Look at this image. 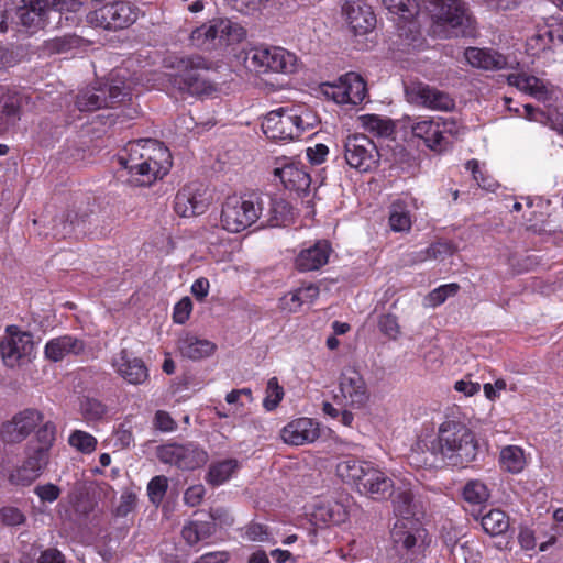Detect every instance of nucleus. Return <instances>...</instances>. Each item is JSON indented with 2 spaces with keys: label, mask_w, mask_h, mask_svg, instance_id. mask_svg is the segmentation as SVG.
<instances>
[{
  "label": "nucleus",
  "mask_w": 563,
  "mask_h": 563,
  "mask_svg": "<svg viewBox=\"0 0 563 563\" xmlns=\"http://www.w3.org/2000/svg\"><path fill=\"white\" fill-rule=\"evenodd\" d=\"M459 288L460 287L457 284L442 285L437 289L432 290L429 294L428 299L432 306H439L443 303L448 297L454 296L457 292Z\"/></svg>",
  "instance_id": "55"
},
{
  "label": "nucleus",
  "mask_w": 563,
  "mask_h": 563,
  "mask_svg": "<svg viewBox=\"0 0 563 563\" xmlns=\"http://www.w3.org/2000/svg\"><path fill=\"white\" fill-rule=\"evenodd\" d=\"M209 200L201 185L190 184L181 188L174 201V210L180 217H194L206 212Z\"/></svg>",
  "instance_id": "18"
},
{
  "label": "nucleus",
  "mask_w": 563,
  "mask_h": 563,
  "mask_svg": "<svg viewBox=\"0 0 563 563\" xmlns=\"http://www.w3.org/2000/svg\"><path fill=\"white\" fill-rule=\"evenodd\" d=\"M462 494L464 500L472 505L486 503L490 495L487 486L478 479L468 481L463 487Z\"/></svg>",
  "instance_id": "42"
},
{
  "label": "nucleus",
  "mask_w": 563,
  "mask_h": 563,
  "mask_svg": "<svg viewBox=\"0 0 563 563\" xmlns=\"http://www.w3.org/2000/svg\"><path fill=\"white\" fill-rule=\"evenodd\" d=\"M476 454L477 445L472 431L462 423L445 421L437 437L417 443L410 459L417 465L428 467H435L440 463L457 466L473 461Z\"/></svg>",
  "instance_id": "1"
},
{
  "label": "nucleus",
  "mask_w": 563,
  "mask_h": 563,
  "mask_svg": "<svg viewBox=\"0 0 563 563\" xmlns=\"http://www.w3.org/2000/svg\"><path fill=\"white\" fill-rule=\"evenodd\" d=\"M408 102L434 111H451L455 107L454 99L444 91L423 82H411L405 87Z\"/></svg>",
  "instance_id": "14"
},
{
  "label": "nucleus",
  "mask_w": 563,
  "mask_h": 563,
  "mask_svg": "<svg viewBox=\"0 0 563 563\" xmlns=\"http://www.w3.org/2000/svg\"><path fill=\"white\" fill-rule=\"evenodd\" d=\"M499 462L503 470L512 474L520 473L526 465L523 451L516 445L504 448L500 451Z\"/></svg>",
  "instance_id": "35"
},
{
  "label": "nucleus",
  "mask_w": 563,
  "mask_h": 563,
  "mask_svg": "<svg viewBox=\"0 0 563 563\" xmlns=\"http://www.w3.org/2000/svg\"><path fill=\"white\" fill-rule=\"evenodd\" d=\"M119 163L129 173V181L135 186H150L163 178L172 167L169 150L153 139L129 142L119 155Z\"/></svg>",
  "instance_id": "3"
},
{
  "label": "nucleus",
  "mask_w": 563,
  "mask_h": 563,
  "mask_svg": "<svg viewBox=\"0 0 563 563\" xmlns=\"http://www.w3.org/2000/svg\"><path fill=\"white\" fill-rule=\"evenodd\" d=\"M317 118L301 106L282 107L268 112L262 121L264 134L272 140H295L314 126Z\"/></svg>",
  "instance_id": "4"
},
{
  "label": "nucleus",
  "mask_w": 563,
  "mask_h": 563,
  "mask_svg": "<svg viewBox=\"0 0 563 563\" xmlns=\"http://www.w3.org/2000/svg\"><path fill=\"white\" fill-rule=\"evenodd\" d=\"M82 38L75 34H66L55 37L46 43V48L54 54L67 53L80 47Z\"/></svg>",
  "instance_id": "45"
},
{
  "label": "nucleus",
  "mask_w": 563,
  "mask_h": 563,
  "mask_svg": "<svg viewBox=\"0 0 563 563\" xmlns=\"http://www.w3.org/2000/svg\"><path fill=\"white\" fill-rule=\"evenodd\" d=\"M34 493L43 503H54L60 496V488L52 483H47L44 485H37L34 488Z\"/></svg>",
  "instance_id": "58"
},
{
  "label": "nucleus",
  "mask_w": 563,
  "mask_h": 563,
  "mask_svg": "<svg viewBox=\"0 0 563 563\" xmlns=\"http://www.w3.org/2000/svg\"><path fill=\"white\" fill-rule=\"evenodd\" d=\"M216 532V525L211 521H191L184 526L181 536L187 544L195 545Z\"/></svg>",
  "instance_id": "33"
},
{
  "label": "nucleus",
  "mask_w": 563,
  "mask_h": 563,
  "mask_svg": "<svg viewBox=\"0 0 563 563\" xmlns=\"http://www.w3.org/2000/svg\"><path fill=\"white\" fill-rule=\"evenodd\" d=\"M264 211V201L260 195L229 197L221 211V223L229 232L238 233L256 222Z\"/></svg>",
  "instance_id": "8"
},
{
  "label": "nucleus",
  "mask_w": 563,
  "mask_h": 563,
  "mask_svg": "<svg viewBox=\"0 0 563 563\" xmlns=\"http://www.w3.org/2000/svg\"><path fill=\"white\" fill-rule=\"evenodd\" d=\"M340 395L335 399H342L344 406L360 408L368 400V390L361 373L354 366H345L339 378Z\"/></svg>",
  "instance_id": "15"
},
{
  "label": "nucleus",
  "mask_w": 563,
  "mask_h": 563,
  "mask_svg": "<svg viewBox=\"0 0 563 563\" xmlns=\"http://www.w3.org/2000/svg\"><path fill=\"white\" fill-rule=\"evenodd\" d=\"M249 63L260 74H292L297 68L296 55L282 47L255 48L251 52Z\"/></svg>",
  "instance_id": "11"
},
{
  "label": "nucleus",
  "mask_w": 563,
  "mask_h": 563,
  "mask_svg": "<svg viewBox=\"0 0 563 563\" xmlns=\"http://www.w3.org/2000/svg\"><path fill=\"white\" fill-rule=\"evenodd\" d=\"M80 408L87 420H99L107 412V407L100 400L90 397L81 400Z\"/></svg>",
  "instance_id": "49"
},
{
  "label": "nucleus",
  "mask_w": 563,
  "mask_h": 563,
  "mask_svg": "<svg viewBox=\"0 0 563 563\" xmlns=\"http://www.w3.org/2000/svg\"><path fill=\"white\" fill-rule=\"evenodd\" d=\"M43 420L36 409L27 408L16 413L11 421L3 424L2 439L9 443L23 441Z\"/></svg>",
  "instance_id": "19"
},
{
  "label": "nucleus",
  "mask_w": 563,
  "mask_h": 563,
  "mask_svg": "<svg viewBox=\"0 0 563 563\" xmlns=\"http://www.w3.org/2000/svg\"><path fill=\"white\" fill-rule=\"evenodd\" d=\"M172 68L175 74L170 77V84L183 93L203 97L217 90L216 84L206 76L211 64L200 55L177 58Z\"/></svg>",
  "instance_id": "5"
},
{
  "label": "nucleus",
  "mask_w": 563,
  "mask_h": 563,
  "mask_svg": "<svg viewBox=\"0 0 563 563\" xmlns=\"http://www.w3.org/2000/svg\"><path fill=\"white\" fill-rule=\"evenodd\" d=\"M554 43V31L539 30L534 35L527 41V52L537 56L542 52L549 51Z\"/></svg>",
  "instance_id": "41"
},
{
  "label": "nucleus",
  "mask_w": 563,
  "mask_h": 563,
  "mask_svg": "<svg viewBox=\"0 0 563 563\" xmlns=\"http://www.w3.org/2000/svg\"><path fill=\"white\" fill-rule=\"evenodd\" d=\"M156 455L162 463L175 465L180 470H195L208 461V453L194 442H169L159 445Z\"/></svg>",
  "instance_id": "10"
},
{
  "label": "nucleus",
  "mask_w": 563,
  "mask_h": 563,
  "mask_svg": "<svg viewBox=\"0 0 563 563\" xmlns=\"http://www.w3.org/2000/svg\"><path fill=\"white\" fill-rule=\"evenodd\" d=\"M0 520L8 526H19L25 521V516L19 508L3 507L0 509Z\"/></svg>",
  "instance_id": "59"
},
{
  "label": "nucleus",
  "mask_w": 563,
  "mask_h": 563,
  "mask_svg": "<svg viewBox=\"0 0 563 563\" xmlns=\"http://www.w3.org/2000/svg\"><path fill=\"white\" fill-rule=\"evenodd\" d=\"M136 8L125 1H114L101 5L87 14V21L104 30H121L135 22Z\"/></svg>",
  "instance_id": "12"
},
{
  "label": "nucleus",
  "mask_w": 563,
  "mask_h": 563,
  "mask_svg": "<svg viewBox=\"0 0 563 563\" xmlns=\"http://www.w3.org/2000/svg\"><path fill=\"white\" fill-rule=\"evenodd\" d=\"M320 435L319 424L310 418H299L282 430L284 442L291 445H303L316 441Z\"/></svg>",
  "instance_id": "22"
},
{
  "label": "nucleus",
  "mask_w": 563,
  "mask_h": 563,
  "mask_svg": "<svg viewBox=\"0 0 563 563\" xmlns=\"http://www.w3.org/2000/svg\"><path fill=\"white\" fill-rule=\"evenodd\" d=\"M191 309L192 303L188 297H185L181 300H179L174 308V321L179 324L185 323L190 316Z\"/></svg>",
  "instance_id": "62"
},
{
  "label": "nucleus",
  "mask_w": 563,
  "mask_h": 563,
  "mask_svg": "<svg viewBox=\"0 0 563 563\" xmlns=\"http://www.w3.org/2000/svg\"><path fill=\"white\" fill-rule=\"evenodd\" d=\"M510 86L518 88L538 100H547L549 98V89L543 80L536 76L525 73L510 74L507 77Z\"/></svg>",
  "instance_id": "29"
},
{
  "label": "nucleus",
  "mask_w": 563,
  "mask_h": 563,
  "mask_svg": "<svg viewBox=\"0 0 563 563\" xmlns=\"http://www.w3.org/2000/svg\"><path fill=\"white\" fill-rule=\"evenodd\" d=\"M117 373L129 384L140 385L147 380L148 369L144 362L122 350L112 361Z\"/></svg>",
  "instance_id": "21"
},
{
  "label": "nucleus",
  "mask_w": 563,
  "mask_h": 563,
  "mask_svg": "<svg viewBox=\"0 0 563 563\" xmlns=\"http://www.w3.org/2000/svg\"><path fill=\"white\" fill-rule=\"evenodd\" d=\"M323 92L328 98H331L336 103H347L345 96L346 90L344 87V76L340 77L336 82L324 84Z\"/></svg>",
  "instance_id": "54"
},
{
  "label": "nucleus",
  "mask_w": 563,
  "mask_h": 563,
  "mask_svg": "<svg viewBox=\"0 0 563 563\" xmlns=\"http://www.w3.org/2000/svg\"><path fill=\"white\" fill-rule=\"evenodd\" d=\"M368 463L369 462L366 461H358L353 457H347L338 464L336 472L343 481L353 483L355 486H357Z\"/></svg>",
  "instance_id": "37"
},
{
  "label": "nucleus",
  "mask_w": 563,
  "mask_h": 563,
  "mask_svg": "<svg viewBox=\"0 0 563 563\" xmlns=\"http://www.w3.org/2000/svg\"><path fill=\"white\" fill-rule=\"evenodd\" d=\"M85 342L73 335H63L48 341L45 345V356L53 361L58 362L66 355H78L85 350Z\"/></svg>",
  "instance_id": "28"
},
{
  "label": "nucleus",
  "mask_w": 563,
  "mask_h": 563,
  "mask_svg": "<svg viewBox=\"0 0 563 563\" xmlns=\"http://www.w3.org/2000/svg\"><path fill=\"white\" fill-rule=\"evenodd\" d=\"M432 5L433 32L449 36H472L475 20L464 0H428Z\"/></svg>",
  "instance_id": "6"
},
{
  "label": "nucleus",
  "mask_w": 563,
  "mask_h": 563,
  "mask_svg": "<svg viewBox=\"0 0 563 563\" xmlns=\"http://www.w3.org/2000/svg\"><path fill=\"white\" fill-rule=\"evenodd\" d=\"M264 201V209L267 207V214L263 213V225L279 227L289 214L290 206L284 199L272 198L268 195H260Z\"/></svg>",
  "instance_id": "32"
},
{
  "label": "nucleus",
  "mask_w": 563,
  "mask_h": 563,
  "mask_svg": "<svg viewBox=\"0 0 563 563\" xmlns=\"http://www.w3.org/2000/svg\"><path fill=\"white\" fill-rule=\"evenodd\" d=\"M54 0H20L15 10L18 22L32 32L44 29L53 20L49 3Z\"/></svg>",
  "instance_id": "17"
},
{
  "label": "nucleus",
  "mask_w": 563,
  "mask_h": 563,
  "mask_svg": "<svg viewBox=\"0 0 563 563\" xmlns=\"http://www.w3.org/2000/svg\"><path fill=\"white\" fill-rule=\"evenodd\" d=\"M393 506L399 517L390 531L393 543L406 561L419 562L428 547L427 531L418 518L421 506L410 488L400 487L394 492Z\"/></svg>",
  "instance_id": "2"
},
{
  "label": "nucleus",
  "mask_w": 563,
  "mask_h": 563,
  "mask_svg": "<svg viewBox=\"0 0 563 563\" xmlns=\"http://www.w3.org/2000/svg\"><path fill=\"white\" fill-rule=\"evenodd\" d=\"M344 157L350 167L366 173L379 162L376 144L365 134L349 135L344 143Z\"/></svg>",
  "instance_id": "13"
},
{
  "label": "nucleus",
  "mask_w": 563,
  "mask_h": 563,
  "mask_svg": "<svg viewBox=\"0 0 563 563\" xmlns=\"http://www.w3.org/2000/svg\"><path fill=\"white\" fill-rule=\"evenodd\" d=\"M245 29L229 19L217 18L191 31L190 44L201 49L239 43L245 38Z\"/></svg>",
  "instance_id": "7"
},
{
  "label": "nucleus",
  "mask_w": 563,
  "mask_h": 563,
  "mask_svg": "<svg viewBox=\"0 0 563 563\" xmlns=\"http://www.w3.org/2000/svg\"><path fill=\"white\" fill-rule=\"evenodd\" d=\"M413 136L423 140L427 147L434 152H443L451 145V141L441 135L440 122L433 120H421L410 125Z\"/></svg>",
  "instance_id": "23"
},
{
  "label": "nucleus",
  "mask_w": 563,
  "mask_h": 563,
  "mask_svg": "<svg viewBox=\"0 0 563 563\" xmlns=\"http://www.w3.org/2000/svg\"><path fill=\"white\" fill-rule=\"evenodd\" d=\"M386 10L404 20H410L419 12L417 0H383Z\"/></svg>",
  "instance_id": "40"
},
{
  "label": "nucleus",
  "mask_w": 563,
  "mask_h": 563,
  "mask_svg": "<svg viewBox=\"0 0 563 563\" xmlns=\"http://www.w3.org/2000/svg\"><path fill=\"white\" fill-rule=\"evenodd\" d=\"M69 444L84 453H90L96 449L97 440L84 431H75L69 437Z\"/></svg>",
  "instance_id": "50"
},
{
  "label": "nucleus",
  "mask_w": 563,
  "mask_h": 563,
  "mask_svg": "<svg viewBox=\"0 0 563 563\" xmlns=\"http://www.w3.org/2000/svg\"><path fill=\"white\" fill-rule=\"evenodd\" d=\"M54 3H49L51 10L54 11L52 13L53 20H57V23L60 22L62 13L77 12L81 8V2L79 0H54Z\"/></svg>",
  "instance_id": "53"
},
{
  "label": "nucleus",
  "mask_w": 563,
  "mask_h": 563,
  "mask_svg": "<svg viewBox=\"0 0 563 563\" xmlns=\"http://www.w3.org/2000/svg\"><path fill=\"white\" fill-rule=\"evenodd\" d=\"M464 55L467 63L473 67L485 70H499L508 67L507 58L494 49L468 47Z\"/></svg>",
  "instance_id": "27"
},
{
  "label": "nucleus",
  "mask_w": 563,
  "mask_h": 563,
  "mask_svg": "<svg viewBox=\"0 0 563 563\" xmlns=\"http://www.w3.org/2000/svg\"><path fill=\"white\" fill-rule=\"evenodd\" d=\"M0 354L3 364L9 368L30 364L34 356L33 335L20 331L14 325L8 327L5 335L0 341Z\"/></svg>",
  "instance_id": "9"
},
{
  "label": "nucleus",
  "mask_w": 563,
  "mask_h": 563,
  "mask_svg": "<svg viewBox=\"0 0 563 563\" xmlns=\"http://www.w3.org/2000/svg\"><path fill=\"white\" fill-rule=\"evenodd\" d=\"M134 442V437L129 427L120 424L114 433V446L119 449L129 448Z\"/></svg>",
  "instance_id": "63"
},
{
  "label": "nucleus",
  "mask_w": 563,
  "mask_h": 563,
  "mask_svg": "<svg viewBox=\"0 0 563 563\" xmlns=\"http://www.w3.org/2000/svg\"><path fill=\"white\" fill-rule=\"evenodd\" d=\"M331 252L330 243L320 240L298 254L296 267L301 272L317 271L328 263Z\"/></svg>",
  "instance_id": "24"
},
{
  "label": "nucleus",
  "mask_w": 563,
  "mask_h": 563,
  "mask_svg": "<svg viewBox=\"0 0 563 563\" xmlns=\"http://www.w3.org/2000/svg\"><path fill=\"white\" fill-rule=\"evenodd\" d=\"M341 16L354 35H365L372 32L377 23L373 8L358 1H343Z\"/></svg>",
  "instance_id": "16"
},
{
  "label": "nucleus",
  "mask_w": 563,
  "mask_h": 563,
  "mask_svg": "<svg viewBox=\"0 0 563 563\" xmlns=\"http://www.w3.org/2000/svg\"><path fill=\"white\" fill-rule=\"evenodd\" d=\"M360 119L365 130L378 136H389L394 132V124L390 120L382 119L376 114L362 115Z\"/></svg>",
  "instance_id": "44"
},
{
  "label": "nucleus",
  "mask_w": 563,
  "mask_h": 563,
  "mask_svg": "<svg viewBox=\"0 0 563 563\" xmlns=\"http://www.w3.org/2000/svg\"><path fill=\"white\" fill-rule=\"evenodd\" d=\"M76 106L79 111H93L106 108V89L85 88L80 90L76 98Z\"/></svg>",
  "instance_id": "34"
},
{
  "label": "nucleus",
  "mask_w": 563,
  "mask_h": 563,
  "mask_svg": "<svg viewBox=\"0 0 563 563\" xmlns=\"http://www.w3.org/2000/svg\"><path fill=\"white\" fill-rule=\"evenodd\" d=\"M22 97L0 87V133L7 132L21 119Z\"/></svg>",
  "instance_id": "26"
},
{
  "label": "nucleus",
  "mask_w": 563,
  "mask_h": 563,
  "mask_svg": "<svg viewBox=\"0 0 563 563\" xmlns=\"http://www.w3.org/2000/svg\"><path fill=\"white\" fill-rule=\"evenodd\" d=\"M85 217H78L74 211H67L58 220L53 228L54 235L57 238H67L75 233L85 223Z\"/></svg>",
  "instance_id": "39"
},
{
  "label": "nucleus",
  "mask_w": 563,
  "mask_h": 563,
  "mask_svg": "<svg viewBox=\"0 0 563 563\" xmlns=\"http://www.w3.org/2000/svg\"><path fill=\"white\" fill-rule=\"evenodd\" d=\"M356 487L361 494L374 499H384L391 496L394 483L390 477L369 462Z\"/></svg>",
  "instance_id": "20"
},
{
  "label": "nucleus",
  "mask_w": 563,
  "mask_h": 563,
  "mask_svg": "<svg viewBox=\"0 0 563 563\" xmlns=\"http://www.w3.org/2000/svg\"><path fill=\"white\" fill-rule=\"evenodd\" d=\"M168 488L167 477L159 475L153 477L147 485V495L152 504L159 505Z\"/></svg>",
  "instance_id": "48"
},
{
  "label": "nucleus",
  "mask_w": 563,
  "mask_h": 563,
  "mask_svg": "<svg viewBox=\"0 0 563 563\" xmlns=\"http://www.w3.org/2000/svg\"><path fill=\"white\" fill-rule=\"evenodd\" d=\"M177 347L181 356L192 361L209 357L217 350V345L213 342L192 333L181 334L177 341Z\"/></svg>",
  "instance_id": "25"
},
{
  "label": "nucleus",
  "mask_w": 563,
  "mask_h": 563,
  "mask_svg": "<svg viewBox=\"0 0 563 563\" xmlns=\"http://www.w3.org/2000/svg\"><path fill=\"white\" fill-rule=\"evenodd\" d=\"M37 477V473H34L33 470L26 467V464L23 463L21 467L11 473L10 482L15 485L27 486Z\"/></svg>",
  "instance_id": "56"
},
{
  "label": "nucleus",
  "mask_w": 563,
  "mask_h": 563,
  "mask_svg": "<svg viewBox=\"0 0 563 563\" xmlns=\"http://www.w3.org/2000/svg\"><path fill=\"white\" fill-rule=\"evenodd\" d=\"M245 537L250 541L264 542L268 540L267 528L261 523H251L245 528Z\"/></svg>",
  "instance_id": "64"
},
{
  "label": "nucleus",
  "mask_w": 563,
  "mask_h": 563,
  "mask_svg": "<svg viewBox=\"0 0 563 563\" xmlns=\"http://www.w3.org/2000/svg\"><path fill=\"white\" fill-rule=\"evenodd\" d=\"M154 428L162 432H172L177 428L176 421L170 417L167 411L157 410L154 420Z\"/></svg>",
  "instance_id": "60"
},
{
  "label": "nucleus",
  "mask_w": 563,
  "mask_h": 563,
  "mask_svg": "<svg viewBox=\"0 0 563 563\" xmlns=\"http://www.w3.org/2000/svg\"><path fill=\"white\" fill-rule=\"evenodd\" d=\"M102 88L106 89V108L113 107L130 96V87L123 82L117 84L112 80Z\"/></svg>",
  "instance_id": "47"
},
{
  "label": "nucleus",
  "mask_w": 563,
  "mask_h": 563,
  "mask_svg": "<svg viewBox=\"0 0 563 563\" xmlns=\"http://www.w3.org/2000/svg\"><path fill=\"white\" fill-rule=\"evenodd\" d=\"M389 225L395 232H405L411 228L409 211L402 202H395L390 207Z\"/></svg>",
  "instance_id": "43"
},
{
  "label": "nucleus",
  "mask_w": 563,
  "mask_h": 563,
  "mask_svg": "<svg viewBox=\"0 0 563 563\" xmlns=\"http://www.w3.org/2000/svg\"><path fill=\"white\" fill-rule=\"evenodd\" d=\"M284 388L279 385L276 377H272L267 382L266 396L263 400V406L266 410H274L284 397Z\"/></svg>",
  "instance_id": "46"
},
{
  "label": "nucleus",
  "mask_w": 563,
  "mask_h": 563,
  "mask_svg": "<svg viewBox=\"0 0 563 563\" xmlns=\"http://www.w3.org/2000/svg\"><path fill=\"white\" fill-rule=\"evenodd\" d=\"M344 87L347 103L356 106L365 99L367 93L366 84L360 75L355 73L345 74Z\"/></svg>",
  "instance_id": "38"
},
{
  "label": "nucleus",
  "mask_w": 563,
  "mask_h": 563,
  "mask_svg": "<svg viewBox=\"0 0 563 563\" xmlns=\"http://www.w3.org/2000/svg\"><path fill=\"white\" fill-rule=\"evenodd\" d=\"M48 462V453L45 448H36L25 460L26 467L33 470L40 476Z\"/></svg>",
  "instance_id": "52"
},
{
  "label": "nucleus",
  "mask_w": 563,
  "mask_h": 563,
  "mask_svg": "<svg viewBox=\"0 0 563 563\" xmlns=\"http://www.w3.org/2000/svg\"><path fill=\"white\" fill-rule=\"evenodd\" d=\"M378 328L389 339L396 340L400 335V325L398 324L397 317L391 313L379 317Z\"/></svg>",
  "instance_id": "51"
},
{
  "label": "nucleus",
  "mask_w": 563,
  "mask_h": 563,
  "mask_svg": "<svg viewBox=\"0 0 563 563\" xmlns=\"http://www.w3.org/2000/svg\"><path fill=\"white\" fill-rule=\"evenodd\" d=\"M137 497L132 492H124L120 497V503L115 507L114 515L117 517H126L136 507Z\"/></svg>",
  "instance_id": "57"
},
{
  "label": "nucleus",
  "mask_w": 563,
  "mask_h": 563,
  "mask_svg": "<svg viewBox=\"0 0 563 563\" xmlns=\"http://www.w3.org/2000/svg\"><path fill=\"white\" fill-rule=\"evenodd\" d=\"M55 433H56V429L53 423H51V422L44 423L43 427L40 428L36 433V438H37L38 442L41 443V445L38 448H45L46 453H48V450L55 440Z\"/></svg>",
  "instance_id": "61"
},
{
  "label": "nucleus",
  "mask_w": 563,
  "mask_h": 563,
  "mask_svg": "<svg viewBox=\"0 0 563 563\" xmlns=\"http://www.w3.org/2000/svg\"><path fill=\"white\" fill-rule=\"evenodd\" d=\"M481 525L486 533L490 536H499L505 533L509 528V519L500 509H490L481 518Z\"/></svg>",
  "instance_id": "36"
},
{
  "label": "nucleus",
  "mask_w": 563,
  "mask_h": 563,
  "mask_svg": "<svg viewBox=\"0 0 563 563\" xmlns=\"http://www.w3.org/2000/svg\"><path fill=\"white\" fill-rule=\"evenodd\" d=\"M274 174L280 179L284 186L290 190L306 192L311 185L310 175L302 168L292 164L276 168Z\"/></svg>",
  "instance_id": "30"
},
{
  "label": "nucleus",
  "mask_w": 563,
  "mask_h": 563,
  "mask_svg": "<svg viewBox=\"0 0 563 563\" xmlns=\"http://www.w3.org/2000/svg\"><path fill=\"white\" fill-rule=\"evenodd\" d=\"M240 468V463L236 459H227L213 462L209 465L208 473L206 474V482L216 487L227 483Z\"/></svg>",
  "instance_id": "31"
}]
</instances>
